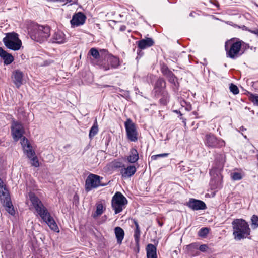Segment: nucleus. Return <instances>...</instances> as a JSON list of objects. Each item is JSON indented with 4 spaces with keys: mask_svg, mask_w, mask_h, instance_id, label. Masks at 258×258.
<instances>
[{
    "mask_svg": "<svg viewBox=\"0 0 258 258\" xmlns=\"http://www.w3.org/2000/svg\"><path fill=\"white\" fill-rule=\"evenodd\" d=\"M248 45L241 41H234L230 40L226 42L225 45L227 57L235 59L242 55L244 51L243 49H246Z\"/></svg>",
    "mask_w": 258,
    "mask_h": 258,
    "instance_id": "7ed1b4c3",
    "label": "nucleus"
},
{
    "mask_svg": "<svg viewBox=\"0 0 258 258\" xmlns=\"http://www.w3.org/2000/svg\"><path fill=\"white\" fill-rule=\"evenodd\" d=\"M139 49L142 50L151 47L154 44V41L151 38H146L137 42Z\"/></svg>",
    "mask_w": 258,
    "mask_h": 258,
    "instance_id": "a211bd4d",
    "label": "nucleus"
},
{
    "mask_svg": "<svg viewBox=\"0 0 258 258\" xmlns=\"http://www.w3.org/2000/svg\"><path fill=\"white\" fill-rule=\"evenodd\" d=\"M164 76L167 78L170 83L174 84L175 86L176 85V83L177 82V78L171 70L168 71Z\"/></svg>",
    "mask_w": 258,
    "mask_h": 258,
    "instance_id": "cd10ccee",
    "label": "nucleus"
},
{
    "mask_svg": "<svg viewBox=\"0 0 258 258\" xmlns=\"http://www.w3.org/2000/svg\"><path fill=\"white\" fill-rule=\"evenodd\" d=\"M124 127L127 139L131 142H137L138 141V133L136 124L131 119L128 118L124 122Z\"/></svg>",
    "mask_w": 258,
    "mask_h": 258,
    "instance_id": "1a4fd4ad",
    "label": "nucleus"
},
{
    "mask_svg": "<svg viewBox=\"0 0 258 258\" xmlns=\"http://www.w3.org/2000/svg\"><path fill=\"white\" fill-rule=\"evenodd\" d=\"M108 64L102 65V67L105 71L110 69L117 68L120 64L119 59L118 57L113 55H109L107 58Z\"/></svg>",
    "mask_w": 258,
    "mask_h": 258,
    "instance_id": "4468645a",
    "label": "nucleus"
},
{
    "mask_svg": "<svg viewBox=\"0 0 258 258\" xmlns=\"http://www.w3.org/2000/svg\"><path fill=\"white\" fill-rule=\"evenodd\" d=\"M114 233L117 243L121 244L124 236V230L120 227H116L114 228Z\"/></svg>",
    "mask_w": 258,
    "mask_h": 258,
    "instance_id": "393cba45",
    "label": "nucleus"
},
{
    "mask_svg": "<svg viewBox=\"0 0 258 258\" xmlns=\"http://www.w3.org/2000/svg\"><path fill=\"white\" fill-rule=\"evenodd\" d=\"M209 231H210L209 228H208L207 227L202 228L199 230V231H198V234L199 236H200L201 237L205 238L207 236V235L209 233Z\"/></svg>",
    "mask_w": 258,
    "mask_h": 258,
    "instance_id": "473e14b6",
    "label": "nucleus"
},
{
    "mask_svg": "<svg viewBox=\"0 0 258 258\" xmlns=\"http://www.w3.org/2000/svg\"><path fill=\"white\" fill-rule=\"evenodd\" d=\"M210 2L212 3V4H213V5H214L215 6H216L217 8H219V4L218 3V2L215 0H211L210 1Z\"/></svg>",
    "mask_w": 258,
    "mask_h": 258,
    "instance_id": "49530a36",
    "label": "nucleus"
},
{
    "mask_svg": "<svg viewBox=\"0 0 258 258\" xmlns=\"http://www.w3.org/2000/svg\"><path fill=\"white\" fill-rule=\"evenodd\" d=\"M214 170V169L213 168V169H212V170L210 171V173H211Z\"/></svg>",
    "mask_w": 258,
    "mask_h": 258,
    "instance_id": "5fc2aeb1",
    "label": "nucleus"
},
{
    "mask_svg": "<svg viewBox=\"0 0 258 258\" xmlns=\"http://www.w3.org/2000/svg\"><path fill=\"white\" fill-rule=\"evenodd\" d=\"M51 40L52 43L63 44L67 42V38L62 31L57 30L52 35Z\"/></svg>",
    "mask_w": 258,
    "mask_h": 258,
    "instance_id": "dca6fc26",
    "label": "nucleus"
},
{
    "mask_svg": "<svg viewBox=\"0 0 258 258\" xmlns=\"http://www.w3.org/2000/svg\"><path fill=\"white\" fill-rule=\"evenodd\" d=\"M126 26L125 25H121L120 27V28H119V30L121 31H124L126 30Z\"/></svg>",
    "mask_w": 258,
    "mask_h": 258,
    "instance_id": "8fccbe9b",
    "label": "nucleus"
},
{
    "mask_svg": "<svg viewBox=\"0 0 258 258\" xmlns=\"http://www.w3.org/2000/svg\"><path fill=\"white\" fill-rule=\"evenodd\" d=\"M231 178L233 180H239L242 179V176L240 173L234 172L231 174Z\"/></svg>",
    "mask_w": 258,
    "mask_h": 258,
    "instance_id": "e433bc0d",
    "label": "nucleus"
},
{
    "mask_svg": "<svg viewBox=\"0 0 258 258\" xmlns=\"http://www.w3.org/2000/svg\"><path fill=\"white\" fill-rule=\"evenodd\" d=\"M251 226L252 229H256L258 227V216L253 215L251 218Z\"/></svg>",
    "mask_w": 258,
    "mask_h": 258,
    "instance_id": "72a5a7b5",
    "label": "nucleus"
},
{
    "mask_svg": "<svg viewBox=\"0 0 258 258\" xmlns=\"http://www.w3.org/2000/svg\"><path fill=\"white\" fill-rule=\"evenodd\" d=\"M27 158H28L31 161L32 166L35 167H38L39 166V162L37 157L36 156L35 151L32 150H29V152L26 154Z\"/></svg>",
    "mask_w": 258,
    "mask_h": 258,
    "instance_id": "412c9836",
    "label": "nucleus"
},
{
    "mask_svg": "<svg viewBox=\"0 0 258 258\" xmlns=\"http://www.w3.org/2000/svg\"><path fill=\"white\" fill-rule=\"evenodd\" d=\"M127 204L126 198L120 192H116L112 198L111 205L115 214L121 212Z\"/></svg>",
    "mask_w": 258,
    "mask_h": 258,
    "instance_id": "39448f33",
    "label": "nucleus"
},
{
    "mask_svg": "<svg viewBox=\"0 0 258 258\" xmlns=\"http://www.w3.org/2000/svg\"><path fill=\"white\" fill-rule=\"evenodd\" d=\"M229 89L230 92H231L233 94L236 95L239 93V91L237 87V86L232 83H231L229 87Z\"/></svg>",
    "mask_w": 258,
    "mask_h": 258,
    "instance_id": "c9c22d12",
    "label": "nucleus"
},
{
    "mask_svg": "<svg viewBox=\"0 0 258 258\" xmlns=\"http://www.w3.org/2000/svg\"><path fill=\"white\" fill-rule=\"evenodd\" d=\"M166 88V82L163 78H159L156 82L153 90L154 95L156 97L160 96L161 93H163L166 91L165 90Z\"/></svg>",
    "mask_w": 258,
    "mask_h": 258,
    "instance_id": "ddd939ff",
    "label": "nucleus"
},
{
    "mask_svg": "<svg viewBox=\"0 0 258 258\" xmlns=\"http://www.w3.org/2000/svg\"><path fill=\"white\" fill-rule=\"evenodd\" d=\"M190 16H192V13H191L190 14Z\"/></svg>",
    "mask_w": 258,
    "mask_h": 258,
    "instance_id": "4d7b16f0",
    "label": "nucleus"
},
{
    "mask_svg": "<svg viewBox=\"0 0 258 258\" xmlns=\"http://www.w3.org/2000/svg\"><path fill=\"white\" fill-rule=\"evenodd\" d=\"M250 99L254 104L258 106V96L256 95L252 94L250 96Z\"/></svg>",
    "mask_w": 258,
    "mask_h": 258,
    "instance_id": "79ce46f5",
    "label": "nucleus"
},
{
    "mask_svg": "<svg viewBox=\"0 0 258 258\" xmlns=\"http://www.w3.org/2000/svg\"><path fill=\"white\" fill-rule=\"evenodd\" d=\"M168 153H163L157 155H153L151 156V159L153 160H157L159 157H166L168 156Z\"/></svg>",
    "mask_w": 258,
    "mask_h": 258,
    "instance_id": "ea45409f",
    "label": "nucleus"
},
{
    "mask_svg": "<svg viewBox=\"0 0 258 258\" xmlns=\"http://www.w3.org/2000/svg\"><path fill=\"white\" fill-rule=\"evenodd\" d=\"M187 206L193 210H204L206 208V205L203 201L192 198L187 203Z\"/></svg>",
    "mask_w": 258,
    "mask_h": 258,
    "instance_id": "2eb2a0df",
    "label": "nucleus"
},
{
    "mask_svg": "<svg viewBox=\"0 0 258 258\" xmlns=\"http://www.w3.org/2000/svg\"><path fill=\"white\" fill-rule=\"evenodd\" d=\"M137 171L136 167L134 165H130L127 167H124L121 170V174L123 177H129L133 175Z\"/></svg>",
    "mask_w": 258,
    "mask_h": 258,
    "instance_id": "6ab92c4d",
    "label": "nucleus"
},
{
    "mask_svg": "<svg viewBox=\"0 0 258 258\" xmlns=\"http://www.w3.org/2000/svg\"><path fill=\"white\" fill-rule=\"evenodd\" d=\"M213 183H216V180L212 179L210 181V184L212 186V188L214 189H220L222 187V183L221 181L218 182L216 186H213Z\"/></svg>",
    "mask_w": 258,
    "mask_h": 258,
    "instance_id": "4c0bfd02",
    "label": "nucleus"
},
{
    "mask_svg": "<svg viewBox=\"0 0 258 258\" xmlns=\"http://www.w3.org/2000/svg\"><path fill=\"white\" fill-rule=\"evenodd\" d=\"M98 132V127L97 123L96 121L91 127L90 132H89V138L92 139L93 137H94Z\"/></svg>",
    "mask_w": 258,
    "mask_h": 258,
    "instance_id": "c756f323",
    "label": "nucleus"
},
{
    "mask_svg": "<svg viewBox=\"0 0 258 258\" xmlns=\"http://www.w3.org/2000/svg\"><path fill=\"white\" fill-rule=\"evenodd\" d=\"M160 95L162 96V98L159 100L160 103L163 105H166L169 101V96L167 91L161 93Z\"/></svg>",
    "mask_w": 258,
    "mask_h": 258,
    "instance_id": "7c9ffc66",
    "label": "nucleus"
},
{
    "mask_svg": "<svg viewBox=\"0 0 258 258\" xmlns=\"http://www.w3.org/2000/svg\"><path fill=\"white\" fill-rule=\"evenodd\" d=\"M0 57L4 60V63L6 65H9L11 63L13 60L14 58L13 56L0 47Z\"/></svg>",
    "mask_w": 258,
    "mask_h": 258,
    "instance_id": "4be33fe9",
    "label": "nucleus"
},
{
    "mask_svg": "<svg viewBox=\"0 0 258 258\" xmlns=\"http://www.w3.org/2000/svg\"><path fill=\"white\" fill-rule=\"evenodd\" d=\"M106 87H113V86H108V85H106Z\"/></svg>",
    "mask_w": 258,
    "mask_h": 258,
    "instance_id": "6e6d98bb",
    "label": "nucleus"
},
{
    "mask_svg": "<svg viewBox=\"0 0 258 258\" xmlns=\"http://www.w3.org/2000/svg\"><path fill=\"white\" fill-rule=\"evenodd\" d=\"M50 35V28L48 26L34 24L30 31L32 39L42 43L46 40Z\"/></svg>",
    "mask_w": 258,
    "mask_h": 258,
    "instance_id": "20e7f679",
    "label": "nucleus"
},
{
    "mask_svg": "<svg viewBox=\"0 0 258 258\" xmlns=\"http://www.w3.org/2000/svg\"><path fill=\"white\" fill-rule=\"evenodd\" d=\"M21 144L24 150V153L26 154L29 152V150H32V146L30 144L28 140L25 137H23L21 141Z\"/></svg>",
    "mask_w": 258,
    "mask_h": 258,
    "instance_id": "a878e982",
    "label": "nucleus"
},
{
    "mask_svg": "<svg viewBox=\"0 0 258 258\" xmlns=\"http://www.w3.org/2000/svg\"><path fill=\"white\" fill-rule=\"evenodd\" d=\"M140 228L135 229L134 234V237L135 239V241L136 242V243L137 245H139V241H140Z\"/></svg>",
    "mask_w": 258,
    "mask_h": 258,
    "instance_id": "f704fd0d",
    "label": "nucleus"
},
{
    "mask_svg": "<svg viewBox=\"0 0 258 258\" xmlns=\"http://www.w3.org/2000/svg\"><path fill=\"white\" fill-rule=\"evenodd\" d=\"M187 249L189 254L193 256L199 255L200 252L198 250V245L196 243H191L187 246Z\"/></svg>",
    "mask_w": 258,
    "mask_h": 258,
    "instance_id": "bb28decb",
    "label": "nucleus"
},
{
    "mask_svg": "<svg viewBox=\"0 0 258 258\" xmlns=\"http://www.w3.org/2000/svg\"><path fill=\"white\" fill-rule=\"evenodd\" d=\"M147 258H157V248L152 244H148L146 248Z\"/></svg>",
    "mask_w": 258,
    "mask_h": 258,
    "instance_id": "5701e85b",
    "label": "nucleus"
},
{
    "mask_svg": "<svg viewBox=\"0 0 258 258\" xmlns=\"http://www.w3.org/2000/svg\"><path fill=\"white\" fill-rule=\"evenodd\" d=\"M11 133L15 141H18L23 137L24 130L22 124L17 121H13L11 125Z\"/></svg>",
    "mask_w": 258,
    "mask_h": 258,
    "instance_id": "9b49d317",
    "label": "nucleus"
},
{
    "mask_svg": "<svg viewBox=\"0 0 258 258\" xmlns=\"http://www.w3.org/2000/svg\"><path fill=\"white\" fill-rule=\"evenodd\" d=\"M99 52L101 53V59L105 57L106 55L108 54V51L106 49H100L99 50Z\"/></svg>",
    "mask_w": 258,
    "mask_h": 258,
    "instance_id": "c03bdc74",
    "label": "nucleus"
},
{
    "mask_svg": "<svg viewBox=\"0 0 258 258\" xmlns=\"http://www.w3.org/2000/svg\"><path fill=\"white\" fill-rule=\"evenodd\" d=\"M248 31L252 34H254L256 35L257 36H258V29L254 30L248 29Z\"/></svg>",
    "mask_w": 258,
    "mask_h": 258,
    "instance_id": "de8ad7c7",
    "label": "nucleus"
},
{
    "mask_svg": "<svg viewBox=\"0 0 258 258\" xmlns=\"http://www.w3.org/2000/svg\"><path fill=\"white\" fill-rule=\"evenodd\" d=\"M226 156L225 154H217L215 156V166L214 169L222 168L225 162Z\"/></svg>",
    "mask_w": 258,
    "mask_h": 258,
    "instance_id": "aec40b11",
    "label": "nucleus"
},
{
    "mask_svg": "<svg viewBox=\"0 0 258 258\" xmlns=\"http://www.w3.org/2000/svg\"><path fill=\"white\" fill-rule=\"evenodd\" d=\"M88 55H91L95 60L101 59V53L96 48H92L88 52Z\"/></svg>",
    "mask_w": 258,
    "mask_h": 258,
    "instance_id": "c85d7f7f",
    "label": "nucleus"
},
{
    "mask_svg": "<svg viewBox=\"0 0 258 258\" xmlns=\"http://www.w3.org/2000/svg\"><path fill=\"white\" fill-rule=\"evenodd\" d=\"M29 196L32 205L38 215L51 229L58 232L57 224L41 201L34 193H30Z\"/></svg>",
    "mask_w": 258,
    "mask_h": 258,
    "instance_id": "f257e3e1",
    "label": "nucleus"
},
{
    "mask_svg": "<svg viewBox=\"0 0 258 258\" xmlns=\"http://www.w3.org/2000/svg\"><path fill=\"white\" fill-rule=\"evenodd\" d=\"M134 223L135 225L136 229L140 228L139 225L138 223L137 220H134Z\"/></svg>",
    "mask_w": 258,
    "mask_h": 258,
    "instance_id": "3c124183",
    "label": "nucleus"
},
{
    "mask_svg": "<svg viewBox=\"0 0 258 258\" xmlns=\"http://www.w3.org/2000/svg\"><path fill=\"white\" fill-rule=\"evenodd\" d=\"M86 19V16L82 12L75 13L70 21L71 27L75 28L83 25Z\"/></svg>",
    "mask_w": 258,
    "mask_h": 258,
    "instance_id": "f8f14e48",
    "label": "nucleus"
},
{
    "mask_svg": "<svg viewBox=\"0 0 258 258\" xmlns=\"http://www.w3.org/2000/svg\"><path fill=\"white\" fill-rule=\"evenodd\" d=\"M103 213V206L102 204H98L96 206V210L93 216L94 218L101 215Z\"/></svg>",
    "mask_w": 258,
    "mask_h": 258,
    "instance_id": "2f4dec72",
    "label": "nucleus"
},
{
    "mask_svg": "<svg viewBox=\"0 0 258 258\" xmlns=\"http://www.w3.org/2000/svg\"><path fill=\"white\" fill-rule=\"evenodd\" d=\"M192 253L194 254H196V250H194L193 251H192Z\"/></svg>",
    "mask_w": 258,
    "mask_h": 258,
    "instance_id": "864d4df0",
    "label": "nucleus"
},
{
    "mask_svg": "<svg viewBox=\"0 0 258 258\" xmlns=\"http://www.w3.org/2000/svg\"><path fill=\"white\" fill-rule=\"evenodd\" d=\"M3 41L8 48L13 50H19L22 44L18 34L15 33L7 34Z\"/></svg>",
    "mask_w": 258,
    "mask_h": 258,
    "instance_id": "423d86ee",
    "label": "nucleus"
},
{
    "mask_svg": "<svg viewBox=\"0 0 258 258\" xmlns=\"http://www.w3.org/2000/svg\"><path fill=\"white\" fill-rule=\"evenodd\" d=\"M0 200L5 210L11 215H14L15 211L12 203L9 191L4 187L3 189V185H1Z\"/></svg>",
    "mask_w": 258,
    "mask_h": 258,
    "instance_id": "6e6552de",
    "label": "nucleus"
},
{
    "mask_svg": "<svg viewBox=\"0 0 258 258\" xmlns=\"http://www.w3.org/2000/svg\"><path fill=\"white\" fill-rule=\"evenodd\" d=\"M79 196L77 195V194H75L74 196V197H73V202L76 204H78L79 203Z\"/></svg>",
    "mask_w": 258,
    "mask_h": 258,
    "instance_id": "a18cd8bd",
    "label": "nucleus"
},
{
    "mask_svg": "<svg viewBox=\"0 0 258 258\" xmlns=\"http://www.w3.org/2000/svg\"><path fill=\"white\" fill-rule=\"evenodd\" d=\"M24 74L19 70L14 71L12 76L13 81L17 88H19L23 83Z\"/></svg>",
    "mask_w": 258,
    "mask_h": 258,
    "instance_id": "f3484780",
    "label": "nucleus"
},
{
    "mask_svg": "<svg viewBox=\"0 0 258 258\" xmlns=\"http://www.w3.org/2000/svg\"><path fill=\"white\" fill-rule=\"evenodd\" d=\"M205 143L207 147L211 148H220L225 145V142L223 140L217 138L210 133L206 135Z\"/></svg>",
    "mask_w": 258,
    "mask_h": 258,
    "instance_id": "9d476101",
    "label": "nucleus"
},
{
    "mask_svg": "<svg viewBox=\"0 0 258 258\" xmlns=\"http://www.w3.org/2000/svg\"><path fill=\"white\" fill-rule=\"evenodd\" d=\"M208 249V246L206 244H202L199 247V250L203 252L207 251Z\"/></svg>",
    "mask_w": 258,
    "mask_h": 258,
    "instance_id": "37998d69",
    "label": "nucleus"
},
{
    "mask_svg": "<svg viewBox=\"0 0 258 258\" xmlns=\"http://www.w3.org/2000/svg\"><path fill=\"white\" fill-rule=\"evenodd\" d=\"M170 70L166 64L163 63L161 65V71L163 75H165Z\"/></svg>",
    "mask_w": 258,
    "mask_h": 258,
    "instance_id": "a19ab883",
    "label": "nucleus"
},
{
    "mask_svg": "<svg viewBox=\"0 0 258 258\" xmlns=\"http://www.w3.org/2000/svg\"><path fill=\"white\" fill-rule=\"evenodd\" d=\"M103 179L98 175L90 173L87 176L85 181V190L87 192L91 190L92 189L96 188L99 186H104L107 185L101 182Z\"/></svg>",
    "mask_w": 258,
    "mask_h": 258,
    "instance_id": "0eeeda50",
    "label": "nucleus"
},
{
    "mask_svg": "<svg viewBox=\"0 0 258 258\" xmlns=\"http://www.w3.org/2000/svg\"><path fill=\"white\" fill-rule=\"evenodd\" d=\"M233 236L236 240H241L247 238L251 230L248 223L243 219H236L232 222Z\"/></svg>",
    "mask_w": 258,
    "mask_h": 258,
    "instance_id": "f03ea898",
    "label": "nucleus"
},
{
    "mask_svg": "<svg viewBox=\"0 0 258 258\" xmlns=\"http://www.w3.org/2000/svg\"><path fill=\"white\" fill-rule=\"evenodd\" d=\"M174 112H175L176 113H179L180 114V116H181L182 114V113L180 112V111H178V110H175Z\"/></svg>",
    "mask_w": 258,
    "mask_h": 258,
    "instance_id": "603ef678",
    "label": "nucleus"
},
{
    "mask_svg": "<svg viewBox=\"0 0 258 258\" xmlns=\"http://www.w3.org/2000/svg\"><path fill=\"white\" fill-rule=\"evenodd\" d=\"M112 166L115 168H120L124 167V164L120 161H114L112 162Z\"/></svg>",
    "mask_w": 258,
    "mask_h": 258,
    "instance_id": "58836bf2",
    "label": "nucleus"
},
{
    "mask_svg": "<svg viewBox=\"0 0 258 258\" xmlns=\"http://www.w3.org/2000/svg\"><path fill=\"white\" fill-rule=\"evenodd\" d=\"M127 161L131 163H136L139 159V154L135 148H132L127 157Z\"/></svg>",
    "mask_w": 258,
    "mask_h": 258,
    "instance_id": "b1692460",
    "label": "nucleus"
},
{
    "mask_svg": "<svg viewBox=\"0 0 258 258\" xmlns=\"http://www.w3.org/2000/svg\"><path fill=\"white\" fill-rule=\"evenodd\" d=\"M246 130V128H245L243 126H241L239 128V131L242 132V134L244 138L245 139H247V136L246 135H244L242 133L243 132Z\"/></svg>",
    "mask_w": 258,
    "mask_h": 258,
    "instance_id": "09e8293b",
    "label": "nucleus"
}]
</instances>
